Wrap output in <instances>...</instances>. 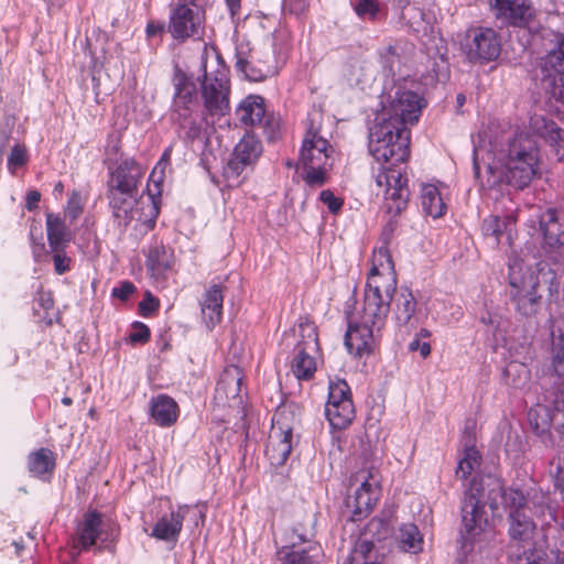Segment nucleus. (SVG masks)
I'll return each instance as SVG.
<instances>
[{
  "label": "nucleus",
  "mask_w": 564,
  "mask_h": 564,
  "mask_svg": "<svg viewBox=\"0 0 564 564\" xmlns=\"http://www.w3.org/2000/svg\"><path fill=\"white\" fill-rule=\"evenodd\" d=\"M301 414L302 408L295 402H283L278 406L265 448L271 465L280 467L286 463L293 448V423Z\"/></svg>",
  "instance_id": "8"
},
{
  "label": "nucleus",
  "mask_w": 564,
  "mask_h": 564,
  "mask_svg": "<svg viewBox=\"0 0 564 564\" xmlns=\"http://www.w3.org/2000/svg\"><path fill=\"white\" fill-rule=\"evenodd\" d=\"M400 546L403 551L416 554L422 551L423 536L413 523L403 524L399 530Z\"/></svg>",
  "instance_id": "44"
},
{
  "label": "nucleus",
  "mask_w": 564,
  "mask_h": 564,
  "mask_svg": "<svg viewBox=\"0 0 564 564\" xmlns=\"http://www.w3.org/2000/svg\"><path fill=\"white\" fill-rule=\"evenodd\" d=\"M180 408L176 401L167 394H159L150 401V415L161 427L172 426L178 417Z\"/></svg>",
  "instance_id": "31"
},
{
  "label": "nucleus",
  "mask_w": 564,
  "mask_h": 564,
  "mask_svg": "<svg viewBox=\"0 0 564 564\" xmlns=\"http://www.w3.org/2000/svg\"><path fill=\"white\" fill-rule=\"evenodd\" d=\"M541 85L551 99L564 106V37L542 58Z\"/></svg>",
  "instance_id": "16"
},
{
  "label": "nucleus",
  "mask_w": 564,
  "mask_h": 564,
  "mask_svg": "<svg viewBox=\"0 0 564 564\" xmlns=\"http://www.w3.org/2000/svg\"><path fill=\"white\" fill-rule=\"evenodd\" d=\"M499 499H502L510 511H524L528 503V497L522 490L512 487L503 488L498 478H488L486 482L480 484L473 479L470 487L465 491L460 506L462 529L459 531V544L465 555L474 551L489 527L486 506H489L494 512L498 509Z\"/></svg>",
  "instance_id": "3"
},
{
  "label": "nucleus",
  "mask_w": 564,
  "mask_h": 564,
  "mask_svg": "<svg viewBox=\"0 0 564 564\" xmlns=\"http://www.w3.org/2000/svg\"><path fill=\"white\" fill-rule=\"evenodd\" d=\"M314 523L315 521L313 518L307 520L308 527H304L302 523H297L292 529L293 536L296 538L300 543H306V545L314 543L312 541V538L315 535Z\"/></svg>",
  "instance_id": "58"
},
{
  "label": "nucleus",
  "mask_w": 564,
  "mask_h": 564,
  "mask_svg": "<svg viewBox=\"0 0 564 564\" xmlns=\"http://www.w3.org/2000/svg\"><path fill=\"white\" fill-rule=\"evenodd\" d=\"M511 224L512 219L509 217L501 218L497 215H489L481 223V231L485 237L492 238L494 243L498 245Z\"/></svg>",
  "instance_id": "45"
},
{
  "label": "nucleus",
  "mask_w": 564,
  "mask_h": 564,
  "mask_svg": "<svg viewBox=\"0 0 564 564\" xmlns=\"http://www.w3.org/2000/svg\"><path fill=\"white\" fill-rule=\"evenodd\" d=\"M505 167L507 184L517 189L527 187L536 174L539 148L528 133H517L508 143Z\"/></svg>",
  "instance_id": "6"
},
{
  "label": "nucleus",
  "mask_w": 564,
  "mask_h": 564,
  "mask_svg": "<svg viewBox=\"0 0 564 564\" xmlns=\"http://www.w3.org/2000/svg\"><path fill=\"white\" fill-rule=\"evenodd\" d=\"M262 153L261 141L253 134L246 133L236 144L226 166L224 177L229 187H238L242 180V173L252 167Z\"/></svg>",
  "instance_id": "13"
},
{
  "label": "nucleus",
  "mask_w": 564,
  "mask_h": 564,
  "mask_svg": "<svg viewBox=\"0 0 564 564\" xmlns=\"http://www.w3.org/2000/svg\"><path fill=\"white\" fill-rule=\"evenodd\" d=\"M355 12L364 20H375L379 13V3L377 0H357Z\"/></svg>",
  "instance_id": "55"
},
{
  "label": "nucleus",
  "mask_w": 564,
  "mask_h": 564,
  "mask_svg": "<svg viewBox=\"0 0 564 564\" xmlns=\"http://www.w3.org/2000/svg\"><path fill=\"white\" fill-rule=\"evenodd\" d=\"M319 199L327 206L333 214L341 209L343 200L337 198L330 189H324L319 194Z\"/></svg>",
  "instance_id": "64"
},
{
  "label": "nucleus",
  "mask_w": 564,
  "mask_h": 564,
  "mask_svg": "<svg viewBox=\"0 0 564 564\" xmlns=\"http://www.w3.org/2000/svg\"><path fill=\"white\" fill-rule=\"evenodd\" d=\"M528 503L531 505L532 512L538 517L544 516L546 510H551L550 495L541 489H532L528 494Z\"/></svg>",
  "instance_id": "52"
},
{
  "label": "nucleus",
  "mask_w": 564,
  "mask_h": 564,
  "mask_svg": "<svg viewBox=\"0 0 564 564\" xmlns=\"http://www.w3.org/2000/svg\"><path fill=\"white\" fill-rule=\"evenodd\" d=\"M83 208L84 204L80 193L73 191L67 200L65 216L68 217L70 221H74L83 213Z\"/></svg>",
  "instance_id": "56"
},
{
  "label": "nucleus",
  "mask_w": 564,
  "mask_h": 564,
  "mask_svg": "<svg viewBox=\"0 0 564 564\" xmlns=\"http://www.w3.org/2000/svg\"><path fill=\"white\" fill-rule=\"evenodd\" d=\"M189 115H186L183 118V122H180V128L183 132V138L188 142H194L196 139L200 138L202 127L195 120L188 118Z\"/></svg>",
  "instance_id": "57"
},
{
  "label": "nucleus",
  "mask_w": 564,
  "mask_h": 564,
  "mask_svg": "<svg viewBox=\"0 0 564 564\" xmlns=\"http://www.w3.org/2000/svg\"><path fill=\"white\" fill-rule=\"evenodd\" d=\"M149 338H150V329L145 324H143L141 322H135L132 325V329L128 335V340L132 344L147 343L149 340Z\"/></svg>",
  "instance_id": "61"
},
{
  "label": "nucleus",
  "mask_w": 564,
  "mask_h": 564,
  "mask_svg": "<svg viewBox=\"0 0 564 564\" xmlns=\"http://www.w3.org/2000/svg\"><path fill=\"white\" fill-rule=\"evenodd\" d=\"M480 463L481 456L477 448L474 445L466 444L464 455L459 459L456 468V476L464 480L467 479L473 471L479 468Z\"/></svg>",
  "instance_id": "47"
},
{
  "label": "nucleus",
  "mask_w": 564,
  "mask_h": 564,
  "mask_svg": "<svg viewBox=\"0 0 564 564\" xmlns=\"http://www.w3.org/2000/svg\"><path fill=\"white\" fill-rule=\"evenodd\" d=\"M236 63L235 67L242 73L250 82H263L268 77L275 74V68L270 58L262 61L256 58L249 43L239 42L236 45Z\"/></svg>",
  "instance_id": "22"
},
{
  "label": "nucleus",
  "mask_w": 564,
  "mask_h": 564,
  "mask_svg": "<svg viewBox=\"0 0 564 564\" xmlns=\"http://www.w3.org/2000/svg\"><path fill=\"white\" fill-rule=\"evenodd\" d=\"M345 401L351 400L350 388L345 380H338L337 382H330L328 388V399L325 406H332L335 404H341Z\"/></svg>",
  "instance_id": "51"
},
{
  "label": "nucleus",
  "mask_w": 564,
  "mask_h": 564,
  "mask_svg": "<svg viewBox=\"0 0 564 564\" xmlns=\"http://www.w3.org/2000/svg\"><path fill=\"white\" fill-rule=\"evenodd\" d=\"M541 387L549 391L564 392V355H552L550 372L543 377Z\"/></svg>",
  "instance_id": "42"
},
{
  "label": "nucleus",
  "mask_w": 564,
  "mask_h": 564,
  "mask_svg": "<svg viewBox=\"0 0 564 564\" xmlns=\"http://www.w3.org/2000/svg\"><path fill=\"white\" fill-rule=\"evenodd\" d=\"M379 499L377 484L364 480L352 496L346 498V507L351 511L352 521H361L369 516Z\"/></svg>",
  "instance_id": "25"
},
{
  "label": "nucleus",
  "mask_w": 564,
  "mask_h": 564,
  "mask_svg": "<svg viewBox=\"0 0 564 564\" xmlns=\"http://www.w3.org/2000/svg\"><path fill=\"white\" fill-rule=\"evenodd\" d=\"M401 339L398 338L400 348H406L409 352H431V344L429 337L431 333L427 329L421 328L414 334L400 333Z\"/></svg>",
  "instance_id": "43"
},
{
  "label": "nucleus",
  "mask_w": 564,
  "mask_h": 564,
  "mask_svg": "<svg viewBox=\"0 0 564 564\" xmlns=\"http://www.w3.org/2000/svg\"><path fill=\"white\" fill-rule=\"evenodd\" d=\"M189 509L188 505H182L176 510L172 509L170 513L163 514L154 524L150 536L176 543L183 528V521Z\"/></svg>",
  "instance_id": "26"
},
{
  "label": "nucleus",
  "mask_w": 564,
  "mask_h": 564,
  "mask_svg": "<svg viewBox=\"0 0 564 564\" xmlns=\"http://www.w3.org/2000/svg\"><path fill=\"white\" fill-rule=\"evenodd\" d=\"M379 254L386 257L387 265H380L387 272H381L376 264L372 265L367 279L362 308L357 312L349 310V302L355 303V299L346 303L347 329L344 345L348 352H375L379 349L380 330L386 324L390 303L397 291V276L388 250L381 248Z\"/></svg>",
  "instance_id": "1"
},
{
  "label": "nucleus",
  "mask_w": 564,
  "mask_h": 564,
  "mask_svg": "<svg viewBox=\"0 0 564 564\" xmlns=\"http://www.w3.org/2000/svg\"><path fill=\"white\" fill-rule=\"evenodd\" d=\"M480 322L487 327V332L492 333L494 339L489 343V347L497 351L499 347H503L505 334L510 327V319L498 311H486L480 316Z\"/></svg>",
  "instance_id": "32"
},
{
  "label": "nucleus",
  "mask_w": 564,
  "mask_h": 564,
  "mask_svg": "<svg viewBox=\"0 0 564 564\" xmlns=\"http://www.w3.org/2000/svg\"><path fill=\"white\" fill-rule=\"evenodd\" d=\"M54 263V271L64 274L70 270L72 258L67 256L66 248L50 249Z\"/></svg>",
  "instance_id": "54"
},
{
  "label": "nucleus",
  "mask_w": 564,
  "mask_h": 564,
  "mask_svg": "<svg viewBox=\"0 0 564 564\" xmlns=\"http://www.w3.org/2000/svg\"><path fill=\"white\" fill-rule=\"evenodd\" d=\"M541 278L549 284L550 294L557 293L560 282L551 269L544 272L541 268L538 274L533 272L522 274V264L519 261L509 263L510 297L516 311L522 316H534L540 308L542 296L538 290L541 288Z\"/></svg>",
  "instance_id": "5"
},
{
  "label": "nucleus",
  "mask_w": 564,
  "mask_h": 564,
  "mask_svg": "<svg viewBox=\"0 0 564 564\" xmlns=\"http://www.w3.org/2000/svg\"><path fill=\"white\" fill-rule=\"evenodd\" d=\"M332 165L333 164L321 165L318 167H303L305 171V175L303 176L304 182L311 187L324 185L326 183V173Z\"/></svg>",
  "instance_id": "53"
},
{
  "label": "nucleus",
  "mask_w": 564,
  "mask_h": 564,
  "mask_svg": "<svg viewBox=\"0 0 564 564\" xmlns=\"http://www.w3.org/2000/svg\"><path fill=\"white\" fill-rule=\"evenodd\" d=\"M203 79L198 76L196 80L200 82V94L204 100L206 111L212 116H225L228 113L230 82L225 72L217 70L207 73L203 65Z\"/></svg>",
  "instance_id": "14"
},
{
  "label": "nucleus",
  "mask_w": 564,
  "mask_h": 564,
  "mask_svg": "<svg viewBox=\"0 0 564 564\" xmlns=\"http://www.w3.org/2000/svg\"><path fill=\"white\" fill-rule=\"evenodd\" d=\"M280 346L283 351L319 352L317 326L307 316H300L296 324L284 333Z\"/></svg>",
  "instance_id": "18"
},
{
  "label": "nucleus",
  "mask_w": 564,
  "mask_h": 564,
  "mask_svg": "<svg viewBox=\"0 0 564 564\" xmlns=\"http://www.w3.org/2000/svg\"><path fill=\"white\" fill-rule=\"evenodd\" d=\"M378 62L381 66L382 73L387 77H393L395 69L400 65V54L397 46L388 45L378 50Z\"/></svg>",
  "instance_id": "49"
},
{
  "label": "nucleus",
  "mask_w": 564,
  "mask_h": 564,
  "mask_svg": "<svg viewBox=\"0 0 564 564\" xmlns=\"http://www.w3.org/2000/svg\"><path fill=\"white\" fill-rule=\"evenodd\" d=\"M46 234L50 249L67 248L72 241V234L65 221L52 213L46 215Z\"/></svg>",
  "instance_id": "35"
},
{
  "label": "nucleus",
  "mask_w": 564,
  "mask_h": 564,
  "mask_svg": "<svg viewBox=\"0 0 564 564\" xmlns=\"http://www.w3.org/2000/svg\"><path fill=\"white\" fill-rule=\"evenodd\" d=\"M173 250L155 241L149 247L147 253V269L156 281L164 280L172 270Z\"/></svg>",
  "instance_id": "30"
},
{
  "label": "nucleus",
  "mask_w": 564,
  "mask_h": 564,
  "mask_svg": "<svg viewBox=\"0 0 564 564\" xmlns=\"http://www.w3.org/2000/svg\"><path fill=\"white\" fill-rule=\"evenodd\" d=\"M424 99L419 94L398 87L389 95L388 105L376 113L369 128L368 150L373 159L402 161L410 155L409 124L419 121Z\"/></svg>",
  "instance_id": "2"
},
{
  "label": "nucleus",
  "mask_w": 564,
  "mask_h": 564,
  "mask_svg": "<svg viewBox=\"0 0 564 564\" xmlns=\"http://www.w3.org/2000/svg\"><path fill=\"white\" fill-rule=\"evenodd\" d=\"M540 230L545 247L557 249L564 246V219H560L555 209L547 208L541 214Z\"/></svg>",
  "instance_id": "29"
},
{
  "label": "nucleus",
  "mask_w": 564,
  "mask_h": 564,
  "mask_svg": "<svg viewBox=\"0 0 564 564\" xmlns=\"http://www.w3.org/2000/svg\"><path fill=\"white\" fill-rule=\"evenodd\" d=\"M31 238V247L34 260L36 262L45 261L48 257L50 251L46 250L45 243L42 241V236L40 237L41 241H37L33 234V227L30 230Z\"/></svg>",
  "instance_id": "63"
},
{
  "label": "nucleus",
  "mask_w": 564,
  "mask_h": 564,
  "mask_svg": "<svg viewBox=\"0 0 564 564\" xmlns=\"http://www.w3.org/2000/svg\"><path fill=\"white\" fill-rule=\"evenodd\" d=\"M325 416L332 427L341 430L348 426L355 417L352 401H345L341 404L325 406Z\"/></svg>",
  "instance_id": "39"
},
{
  "label": "nucleus",
  "mask_w": 564,
  "mask_h": 564,
  "mask_svg": "<svg viewBox=\"0 0 564 564\" xmlns=\"http://www.w3.org/2000/svg\"><path fill=\"white\" fill-rule=\"evenodd\" d=\"M421 204L425 214L433 218H440L446 212V205L441 197L438 188L432 184L423 185Z\"/></svg>",
  "instance_id": "38"
},
{
  "label": "nucleus",
  "mask_w": 564,
  "mask_h": 564,
  "mask_svg": "<svg viewBox=\"0 0 564 564\" xmlns=\"http://www.w3.org/2000/svg\"><path fill=\"white\" fill-rule=\"evenodd\" d=\"M462 50L470 63L484 65L499 57L501 37L491 28H471L466 32Z\"/></svg>",
  "instance_id": "12"
},
{
  "label": "nucleus",
  "mask_w": 564,
  "mask_h": 564,
  "mask_svg": "<svg viewBox=\"0 0 564 564\" xmlns=\"http://www.w3.org/2000/svg\"><path fill=\"white\" fill-rule=\"evenodd\" d=\"M536 132L550 144L558 161L564 160V129L545 118L534 121Z\"/></svg>",
  "instance_id": "33"
},
{
  "label": "nucleus",
  "mask_w": 564,
  "mask_h": 564,
  "mask_svg": "<svg viewBox=\"0 0 564 564\" xmlns=\"http://www.w3.org/2000/svg\"><path fill=\"white\" fill-rule=\"evenodd\" d=\"M119 536L120 528L116 522H105L99 511L88 510L77 524L73 549L79 554L96 546L97 553L106 550L113 554Z\"/></svg>",
  "instance_id": "7"
},
{
  "label": "nucleus",
  "mask_w": 564,
  "mask_h": 564,
  "mask_svg": "<svg viewBox=\"0 0 564 564\" xmlns=\"http://www.w3.org/2000/svg\"><path fill=\"white\" fill-rule=\"evenodd\" d=\"M167 165H164L163 161H160L155 164L154 169L152 170L149 182L147 185V205L145 210L142 215L144 217L140 216L138 218V221L141 223L143 226H145L147 229H153L156 223V218L160 214V203H161V185L164 180V171Z\"/></svg>",
  "instance_id": "24"
},
{
  "label": "nucleus",
  "mask_w": 564,
  "mask_h": 564,
  "mask_svg": "<svg viewBox=\"0 0 564 564\" xmlns=\"http://www.w3.org/2000/svg\"><path fill=\"white\" fill-rule=\"evenodd\" d=\"M243 373L236 365L226 367L216 383L214 401L216 405L239 409L243 405L241 387Z\"/></svg>",
  "instance_id": "20"
},
{
  "label": "nucleus",
  "mask_w": 564,
  "mask_h": 564,
  "mask_svg": "<svg viewBox=\"0 0 564 564\" xmlns=\"http://www.w3.org/2000/svg\"><path fill=\"white\" fill-rule=\"evenodd\" d=\"M26 465L33 477L43 479L45 475L54 471L55 454L47 447H41L29 454Z\"/></svg>",
  "instance_id": "34"
},
{
  "label": "nucleus",
  "mask_w": 564,
  "mask_h": 564,
  "mask_svg": "<svg viewBox=\"0 0 564 564\" xmlns=\"http://www.w3.org/2000/svg\"><path fill=\"white\" fill-rule=\"evenodd\" d=\"M509 535L514 541H529L535 530V523L523 510L509 512Z\"/></svg>",
  "instance_id": "36"
},
{
  "label": "nucleus",
  "mask_w": 564,
  "mask_h": 564,
  "mask_svg": "<svg viewBox=\"0 0 564 564\" xmlns=\"http://www.w3.org/2000/svg\"><path fill=\"white\" fill-rule=\"evenodd\" d=\"M291 371L299 380H310L316 372V360L312 355H294Z\"/></svg>",
  "instance_id": "48"
},
{
  "label": "nucleus",
  "mask_w": 564,
  "mask_h": 564,
  "mask_svg": "<svg viewBox=\"0 0 564 564\" xmlns=\"http://www.w3.org/2000/svg\"><path fill=\"white\" fill-rule=\"evenodd\" d=\"M486 155L487 160H485L481 150L474 148L473 170L478 189L479 192L496 191L502 194L505 187L510 186V184H507L505 163L496 162L489 152Z\"/></svg>",
  "instance_id": "17"
},
{
  "label": "nucleus",
  "mask_w": 564,
  "mask_h": 564,
  "mask_svg": "<svg viewBox=\"0 0 564 564\" xmlns=\"http://www.w3.org/2000/svg\"><path fill=\"white\" fill-rule=\"evenodd\" d=\"M372 541L358 540L344 564H380L373 555Z\"/></svg>",
  "instance_id": "46"
},
{
  "label": "nucleus",
  "mask_w": 564,
  "mask_h": 564,
  "mask_svg": "<svg viewBox=\"0 0 564 564\" xmlns=\"http://www.w3.org/2000/svg\"><path fill=\"white\" fill-rule=\"evenodd\" d=\"M173 111L178 117L191 113L192 107L197 104V85L194 76L175 67L173 75Z\"/></svg>",
  "instance_id": "23"
},
{
  "label": "nucleus",
  "mask_w": 564,
  "mask_h": 564,
  "mask_svg": "<svg viewBox=\"0 0 564 564\" xmlns=\"http://www.w3.org/2000/svg\"><path fill=\"white\" fill-rule=\"evenodd\" d=\"M505 382L514 388L522 389L530 379V369L525 361L509 360L502 370Z\"/></svg>",
  "instance_id": "40"
},
{
  "label": "nucleus",
  "mask_w": 564,
  "mask_h": 564,
  "mask_svg": "<svg viewBox=\"0 0 564 564\" xmlns=\"http://www.w3.org/2000/svg\"><path fill=\"white\" fill-rule=\"evenodd\" d=\"M329 142L319 135L318 128L311 121L306 129L305 137L302 142L299 162L296 167H312L333 164L329 152H332Z\"/></svg>",
  "instance_id": "21"
},
{
  "label": "nucleus",
  "mask_w": 564,
  "mask_h": 564,
  "mask_svg": "<svg viewBox=\"0 0 564 564\" xmlns=\"http://www.w3.org/2000/svg\"><path fill=\"white\" fill-rule=\"evenodd\" d=\"M528 422L545 446L553 445L551 426L564 435V392L545 390L542 400L529 409Z\"/></svg>",
  "instance_id": "9"
},
{
  "label": "nucleus",
  "mask_w": 564,
  "mask_h": 564,
  "mask_svg": "<svg viewBox=\"0 0 564 564\" xmlns=\"http://www.w3.org/2000/svg\"><path fill=\"white\" fill-rule=\"evenodd\" d=\"M159 300L155 296H153L151 292L147 291L144 297L139 303V313L143 317H149L159 310Z\"/></svg>",
  "instance_id": "60"
},
{
  "label": "nucleus",
  "mask_w": 564,
  "mask_h": 564,
  "mask_svg": "<svg viewBox=\"0 0 564 564\" xmlns=\"http://www.w3.org/2000/svg\"><path fill=\"white\" fill-rule=\"evenodd\" d=\"M549 475L553 481L555 491L560 494L564 502V449L557 452L550 460Z\"/></svg>",
  "instance_id": "50"
},
{
  "label": "nucleus",
  "mask_w": 564,
  "mask_h": 564,
  "mask_svg": "<svg viewBox=\"0 0 564 564\" xmlns=\"http://www.w3.org/2000/svg\"><path fill=\"white\" fill-rule=\"evenodd\" d=\"M514 564H564V554L560 551L534 547L518 555Z\"/></svg>",
  "instance_id": "37"
},
{
  "label": "nucleus",
  "mask_w": 564,
  "mask_h": 564,
  "mask_svg": "<svg viewBox=\"0 0 564 564\" xmlns=\"http://www.w3.org/2000/svg\"><path fill=\"white\" fill-rule=\"evenodd\" d=\"M224 290L225 286L221 284L209 285L200 302L203 318L209 330H213L221 322Z\"/></svg>",
  "instance_id": "28"
},
{
  "label": "nucleus",
  "mask_w": 564,
  "mask_h": 564,
  "mask_svg": "<svg viewBox=\"0 0 564 564\" xmlns=\"http://www.w3.org/2000/svg\"><path fill=\"white\" fill-rule=\"evenodd\" d=\"M205 12L200 4H189L176 1L171 8L167 31L177 41L199 36Z\"/></svg>",
  "instance_id": "15"
},
{
  "label": "nucleus",
  "mask_w": 564,
  "mask_h": 564,
  "mask_svg": "<svg viewBox=\"0 0 564 564\" xmlns=\"http://www.w3.org/2000/svg\"><path fill=\"white\" fill-rule=\"evenodd\" d=\"M375 160L380 163L376 183L380 187L386 186L387 210L399 215L406 208L410 197L409 180L404 172L408 158L402 161H394L392 158Z\"/></svg>",
  "instance_id": "10"
},
{
  "label": "nucleus",
  "mask_w": 564,
  "mask_h": 564,
  "mask_svg": "<svg viewBox=\"0 0 564 564\" xmlns=\"http://www.w3.org/2000/svg\"><path fill=\"white\" fill-rule=\"evenodd\" d=\"M28 161L26 150L23 145L15 144L8 156V167L17 169L23 166Z\"/></svg>",
  "instance_id": "59"
},
{
  "label": "nucleus",
  "mask_w": 564,
  "mask_h": 564,
  "mask_svg": "<svg viewBox=\"0 0 564 564\" xmlns=\"http://www.w3.org/2000/svg\"><path fill=\"white\" fill-rule=\"evenodd\" d=\"M324 552L318 543L296 545L294 541L291 547L278 553L280 564H322Z\"/></svg>",
  "instance_id": "27"
},
{
  "label": "nucleus",
  "mask_w": 564,
  "mask_h": 564,
  "mask_svg": "<svg viewBox=\"0 0 564 564\" xmlns=\"http://www.w3.org/2000/svg\"><path fill=\"white\" fill-rule=\"evenodd\" d=\"M489 6L501 26L524 29L535 17V10L530 0H489Z\"/></svg>",
  "instance_id": "19"
},
{
  "label": "nucleus",
  "mask_w": 564,
  "mask_h": 564,
  "mask_svg": "<svg viewBox=\"0 0 564 564\" xmlns=\"http://www.w3.org/2000/svg\"><path fill=\"white\" fill-rule=\"evenodd\" d=\"M135 291V285L131 281L124 280L111 290V296L126 302Z\"/></svg>",
  "instance_id": "62"
},
{
  "label": "nucleus",
  "mask_w": 564,
  "mask_h": 564,
  "mask_svg": "<svg viewBox=\"0 0 564 564\" xmlns=\"http://www.w3.org/2000/svg\"><path fill=\"white\" fill-rule=\"evenodd\" d=\"M143 175L144 169L133 158L121 159L110 170L106 196L119 227L127 228L132 220L144 217L147 203L138 199Z\"/></svg>",
  "instance_id": "4"
},
{
  "label": "nucleus",
  "mask_w": 564,
  "mask_h": 564,
  "mask_svg": "<svg viewBox=\"0 0 564 564\" xmlns=\"http://www.w3.org/2000/svg\"><path fill=\"white\" fill-rule=\"evenodd\" d=\"M235 115L241 127L260 129L269 141L275 140L280 133V117L267 110L264 99L259 95L245 97L237 106Z\"/></svg>",
  "instance_id": "11"
},
{
  "label": "nucleus",
  "mask_w": 564,
  "mask_h": 564,
  "mask_svg": "<svg viewBox=\"0 0 564 564\" xmlns=\"http://www.w3.org/2000/svg\"><path fill=\"white\" fill-rule=\"evenodd\" d=\"M394 317L399 325L406 326L416 310V301L412 292L402 290L394 300Z\"/></svg>",
  "instance_id": "41"
}]
</instances>
